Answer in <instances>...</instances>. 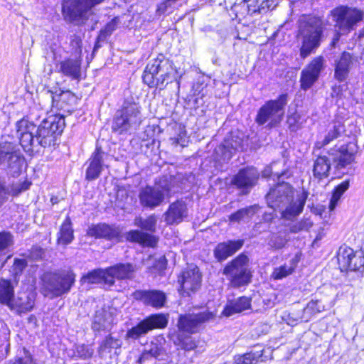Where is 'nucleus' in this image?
Segmentation results:
<instances>
[{"label": "nucleus", "instance_id": "1", "mask_svg": "<svg viewBox=\"0 0 364 364\" xmlns=\"http://www.w3.org/2000/svg\"><path fill=\"white\" fill-rule=\"evenodd\" d=\"M38 118L34 110L24 117V152L29 156L38 151L39 146H55L65 126V118L60 114L50 115L37 126L33 120Z\"/></svg>", "mask_w": 364, "mask_h": 364}, {"label": "nucleus", "instance_id": "2", "mask_svg": "<svg viewBox=\"0 0 364 364\" xmlns=\"http://www.w3.org/2000/svg\"><path fill=\"white\" fill-rule=\"evenodd\" d=\"M306 198L303 193L294 199L292 186L285 182L277 183L266 195L268 206L274 210H279L282 218L287 220H294L301 213Z\"/></svg>", "mask_w": 364, "mask_h": 364}, {"label": "nucleus", "instance_id": "3", "mask_svg": "<svg viewBox=\"0 0 364 364\" xmlns=\"http://www.w3.org/2000/svg\"><path fill=\"white\" fill-rule=\"evenodd\" d=\"M325 23L320 17L308 16L300 21L297 40L301 58L305 59L316 53L325 39Z\"/></svg>", "mask_w": 364, "mask_h": 364}, {"label": "nucleus", "instance_id": "4", "mask_svg": "<svg viewBox=\"0 0 364 364\" xmlns=\"http://www.w3.org/2000/svg\"><path fill=\"white\" fill-rule=\"evenodd\" d=\"M143 81L149 87H159L160 90L173 81H176L179 86L178 73L170 61L161 55L151 60L146 65L142 76Z\"/></svg>", "mask_w": 364, "mask_h": 364}, {"label": "nucleus", "instance_id": "5", "mask_svg": "<svg viewBox=\"0 0 364 364\" xmlns=\"http://www.w3.org/2000/svg\"><path fill=\"white\" fill-rule=\"evenodd\" d=\"M175 179L172 176H163L156 179L153 186L146 185L139 190L138 198L143 209L153 210L161 206L165 200L176 192Z\"/></svg>", "mask_w": 364, "mask_h": 364}, {"label": "nucleus", "instance_id": "6", "mask_svg": "<svg viewBox=\"0 0 364 364\" xmlns=\"http://www.w3.org/2000/svg\"><path fill=\"white\" fill-rule=\"evenodd\" d=\"M140 108L138 103L125 100L113 117L112 132L122 135L136 129L142 122Z\"/></svg>", "mask_w": 364, "mask_h": 364}, {"label": "nucleus", "instance_id": "7", "mask_svg": "<svg viewBox=\"0 0 364 364\" xmlns=\"http://www.w3.org/2000/svg\"><path fill=\"white\" fill-rule=\"evenodd\" d=\"M75 277L72 270L45 272L41 277L45 296L56 298L68 294L75 282Z\"/></svg>", "mask_w": 364, "mask_h": 364}, {"label": "nucleus", "instance_id": "8", "mask_svg": "<svg viewBox=\"0 0 364 364\" xmlns=\"http://www.w3.org/2000/svg\"><path fill=\"white\" fill-rule=\"evenodd\" d=\"M250 259L241 253L229 262L223 270L233 288H240L251 282L252 273L250 269Z\"/></svg>", "mask_w": 364, "mask_h": 364}, {"label": "nucleus", "instance_id": "9", "mask_svg": "<svg viewBox=\"0 0 364 364\" xmlns=\"http://www.w3.org/2000/svg\"><path fill=\"white\" fill-rule=\"evenodd\" d=\"M288 102L287 94L280 95L276 100L267 101L258 110L255 117L256 123L273 127L279 124L284 114V108Z\"/></svg>", "mask_w": 364, "mask_h": 364}, {"label": "nucleus", "instance_id": "10", "mask_svg": "<svg viewBox=\"0 0 364 364\" xmlns=\"http://www.w3.org/2000/svg\"><path fill=\"white\" fill-rule=\"evenodd\" d=\"M105 0H74L70 5L63 6L65 21L75 26H82L94 14L92 9Z\"/></svg>", "mask_w": 364, "mask_h": 364}, {"label": "nucleus", "instance_id": "11", "mask_svg": "<svg viewBox=\"0 0 364 364\" xmlns=\"http://www.w3.org/2000/svg\"><path fill=\"white\" fill-rule=\"evenodd\" d=\"M331 13L335 22V27L342 34H348L354 30L355 26L364 18L363 11L347 6H338Z\"/></svg>", "mask_w": 364, "mask_h": 364}, {"label": "nucleus", "instance_id": "12", "mask_svg": "<svg viewBox=\"0 0 364 364\" xmlns=\"http://www.w3.org/2000/svg\"><path fill=\"white\" fill-rule=\"evenodd\" d=\"M358 149L356 144L349 142L341 145L336 144L328 151L331 164L338 173H346V168L355 161Z\"/></svg>", "mask_w": 364, "mask_h": 364}, {"label": "nucleus", "instance_id": "13", "mask_svg": "<svg viewBox=\"0 0 364 364\" xmlns=\"http://www.w3.org/2000/svg\"><path fill=\"white\" fill-rule=\"evenodd\" d=\"M215 315L208 310L198 313H189L179 316L178 320V331L193 334L198 331L200 326L212 320Z\"/></svg>", "mask_w": 364, "mask_h": 364}, {"label": "nucleus", "instance_id": "14", "mask_svg": "<svg viewBox=\"0 0 364 364\" xmlns=\"http://www.w3.org/2000/svg\"><path fill=\"white\" fill-rule=\"evenodd\" d=\"M167 323L168 320L164 315H151L129 329L126 333V338L132 340L139 339L153 329L165 328Z\"/></svg>", "mask_w": 364, "mask_h": 364}, {"label": "nucleus", "instance_id": "15", "mask_svg": "<svg viewBox=\"0 0 364 364\" xmlns=\"http://www.w3.org/2000/svg\"><path fill=\"white\" fill-rule=\"evenodd\" d=\"M259 171L252 166L240 169L231 179V184L240 191V195H248L257 184Z\"/></svg>", "mask_w": 364, "mask_h": 364}, {"label": "nucleus", "instance_id": "16", "mask_svg": "<svg viewBox=\"0 0 364 364\" xmlns=\"http://www.w3.org/2000/svg\"><path fill=\"white\" fill-rule=\"evenodd\" d=\"M325 68V60L322 56H317L301 70L300 75V87L303 90H309L318 80Z\"/></svg>", "mask_w": 364, "mask_h": 364}, {"label": "nucleus", "instance_id": "17", "mask_svg": "<svg viewBox=\"0 0 364 364\" xmlns=\"http://www.w3.org/2000/svg\"><path fill=\"white\" fill-rule=\"evenodd\" d=\"M178 282L183 293L189 296L200 288L202 274L196 265L191 264L182 271Z\"/></svg>", "mask_w": 364, "mask_h": 364}, {"label": "nucleus", "instance_id": "18", "mask_svg": "<svg viewBox=\"0 0 364 364\" xmlns=\"http://www.w3.org/2000/svg\"><path fill=\"white\" fill-rule=\"evenodd\" d=\"M338 262L341 272L357 271L364 266V257L348 247L340 248Z\"/></svg>", "mask_w": 364, "mask_h": 364}, {"label": "nucleus", "instance_id": "19", "mask_svg": "<svg viewBox=\"0 0 364 364\" xmlns=\"http://www.w3.org/2000/svg\"><path fill=\"white\" fill-rule=\"evenodd\" d=\"M0 304L6 305L18 315L23 312V301L14 297V287L8 280H0Z\"/></svg>", "mask_w": 364, "mask_h": 364}, {"label": "nucleus", "instance_id": "20", "mask_svg": "<svg viewBox=\"0 0 364 364\" xmlns=\"http://www.w3.org/2000/svg\"><path fill=\"white\" fill-rule=\"evenodd\" d=\"M187 216V204L183 200H177L171 203L166 211L163 214L164 222L167 225H178Z\"/></svg>", "mask_w": 364, "mask_h": 364}, {"label": "nucleus", "instance_id": "21", "mask_svg": "<svg viewBox=\"0 0 364 364\" xmlns=\"http://www.w3.org/2000/svg\"><path fill=\"white\" fill-rule=\"evenodd\" d=\"M245 240H228L219 242L213 250V255L218 262H223L239 251L244 245Z\"/></svg>", "mask_w": 364, "mask_h": 364}, {"label": "nucleus", "instance_id": "22", "mask_svg": "<svg viewBox=\"0 0 364 364\" xmlns=\"http://www.w3.org/2000/svg\"><path fill=\"white\" fill-rule=\"evenodd\" d=\"M136 270V266L131 263H119L107 268L108 277L106 279L107 284L112 286L114 284V279L119 280L132 279Z\"/></svg>", "mask_w": 364, "mask_h": 364}, {"label": "nucleus", "instance_id": "23", "mask_svg": "<svg viewBox=\"0 0 364 364\" xmlns=\"http://www.w3.org/2000/svg\"><path fill=\"white\" fill-rule=\"evenodd\" d=\"M135 299L142 301L145 305L159 309L164 306L166 296L159 290H136L133 293Z\"/></svg>", "mask_w": 364, "mask_h": 364}, {"label": "nucleus", "instance_id": "24", "mask_svg": "<svg viewBox=\"0 0 364 364\" xmlns=\"http://www.w3.org/2000/svg\"><path fill=\"white\" fill-rule=\"evenodd\" d=\"M90 237L103 238L107 240H117L121 235V230L115 225H109L105 223L92 225L87 230Z\"/></svg>", "mask_w": 364, "mask_h": 364}, {"label": "nucleus", "instance_id": "25", "mask_svg": "<svg viewBox=\"0 0 364 364\" xmlns=\"http://www.w3.org/2000/svg\"><path fill=\"white\" fill-rule=\"evenodd\" d=\"M107 154L101 147L97 146L89 159V165L85 172V178L94 181L99 178L103 168L104 158Z\"/></svg>", "mask_w": 364, "mask_h": 364}, {"label": "nucleus", "instance_id": "26", "mask_svg": "<svg viewBox=\"0 0 364 364\" xmlns=\"http://www.w3.org/2000/svg\"><path fill=\"white\" fill-rule=\"evenodd\" d=\"M242 138L235 134H231L223 144L215 149V151L217 154H221V158L224 161H228L232 158L233 151L242 149Z\"/></svg>", "mask_w": 364, "mask_h": 364}, {"label": "nucleus", "instance_id": "27", "mask_svg": "<svg viewBox=\"0 0 364 364\" xmlns=\"http://www.w3.org/2000/svg\"><path fill=\"white\" fill-rule=\"evenodd\" d=\"M127 240L139 244L144 247H155L158 238L149 233L141 230H130L126 234Z\"/></svg>", "mask_w": 364, "mask_h": 364}, {"label": "nucleus", "instance_id": "28", "mask_svg": "<svg viewBox=\"0 0 364 364\" xmlns=\"http://www.w3.org/2000/svg\"><path fill=\"white\" fill-rule=\"evenodd\" d=\"M352 65V55L349 53L343 52L336 63L334 77L339 82L345 81L348 76Z\"/></svg>", "mask_w": 364, "mask_h": 364}, {"label": "nucleus", "instance_id": "29", "mask_svg": "<svg viewBox=\"0 0 364 364\" xmlns=\"http://www.w3.org/2000/svg\"><path fill=\"white\" fill-rule=\"evenodd\" d=\"M251 302V298L245 296L229 301L223 309V314L225 316H230L234 314L241 313L245 310L250 309Z\"/></svg>", "mask_w": 364, "mask_h": 364}, {"label": "nucleus", "instance_id": "30", "mask_svg": "<svg viewBox=\"0 0 364 364\" xmlns=\"http://www.w3.org/2000/svg\"><path fill=\"white\" fill-rule=\"evenodd\" d=\"M122 342L119 338L112 336H107L99 347V354L101 358H112L117 355V350L120 348Z\"/></svg>", "mask_w": 364, "mask_h": 364}, {"label": "nucleus", "instance_id": "31", "mask_svg": "<svg viewBox=\"0 0 364 364\" xmlns=\"http://www.w3.org/2000/svg\"><path fill=\"white\" fill-rule=\"evenodd\" d=\"M59 70L64 75L73 80H78L81 76V60L73 58L66 59L60 63Z\"/></svg>", "mask_w": 364, "mask_h": 364}, {"label": "nucleus", "instance_id": "32", "mask_svg": "<svg viewBox=\"0 0 364 364\" xmlns=\"http://www.w3.org/2000/svg\"><path fill=\"white\" fill-rule=\"evenodd\" d=\"M52 99V106L58 109H66V106L75 100V95L69 90H56L55 92L48 90Z\"/></svg>", "mask_w": 364, "mask_h": 364}, {"label": "nucleus", "instance_id": "33", "mask_svg": "<svg viewBox=\"0 0 364 364\" xmlns=\"http://www.w3.org/2000/svg\"><path fill=\"white\" fill-rule=\"evenodd\" d=\"M9 174L13 177H18L21 173L23 158L20 149H12L6 159Z\"/></svg>", "mask_w": 364, "mask_h": 364}, {"label": "nucleus", "instance_id": "34", "mask_svg": "<svg viewBox=\"0 0 364 364\" xmlns=\"http://www.w3.org/2000/svg\"><path fill=\"white\" fill-rule=\"evenodd\" d=\"M345 132V126L342 121L334 120L331 123L327 129V133L322 141H318L316 146L319 148L331 143L334 139L340 137Z\"/></svg>", "mask_w": 364, "mask_h": 364}, {"label": "nucleus", "instance_id": "35", "mask_svg": "<svg viewBox=\"0 0 364 364\" xmlns=\"http://www.w3.org/2000/svg\"><path fill=\"white\" fill-rule=\"evenodd\" d=\"M289 240V232L286 228H281L276 232H271L267 245L272 250H279L286 246Z\"/></svg>", "mask_w": 364, "mask_h": 364}, {"label": "nucleus", "instance_id": "36", "mask_svg": "<svg viewBox=\"0 0 364 364\" xmlns=\"http://www.w3.org/2000/svg\"><path fill=\"white\" fill-rule=\"evenodd\" d=\"M108 277V272L106 269H95L88 272L87 274L82 275L80 278V282L82 285L87 284H98L104 282L107 284L106 279Z\"/></svg>", "mask_w": 364, "mask_h": 364}, {"label": "nucleus", "instance_id": "37", "mask_svg": "<svg viewBox=\"0 0 364 364\" xmlns=\"http://www.w3.org/2000/svg\"><path fill=\"white\" fill-rule=\"evenodd\" d=\"M331 166L332 164L329 157L328 158L326 156H318L314 163V176L318 180L328 177Z\"/></svg>", "mask_w": 364, "mask_h": 364}, {"label": "nucleus", "instance_id": "38", "mask_svg": "<svg viewBox=\"0 0 364 364\" xmlns=\"http://www.w3.org/2000/svg\"><path fill=\"white\" fill-rule=\"evenodd\" d=\"M112 318L110 314L103 309L96 311L93 318L92 328L95 331H100L110 328Z\"/></svg>", "mask_w": 364, "mask_h": 364}, {"label": "nucleus", "instance_id": "39", "mask_svg": "<svg viewBox=\"0 0 364 364\" xmlns=\"http://www.w3.org/2000/svg\"><path fill=\"white\" fill-rule=\"evenodd\" d=\"M259 210V206L257 204L239 209L229 215V221L231 223H240L242 220H250Z\"/></svg>", "mask_w": 364, "mask_h": 364}, {"label": "nucleus", "instance_id": "40", "mask_svg": "<svg viewBox=\"0 0 364 364\" xmlns=\"http://www.w3.org/2000/svg\"><path fill=\"white\" fill-rule=\"evenodd\" d=\"M331 95L336 99V102L338 105H344L345 102H349L352 97V91L349 89L347 83L334 85L331 88Z\"/></svg>", "mask_w": 364, "mask_h": 364}, {"label": "nucleus", "instance_id": "41", "mask_svg": "<svg viewBox=\"0 0 364 364\" xmlns=\"http://www.w3.org/2000/svg\"><path fill=\"white\" fill-rule=\"evenodd\" d=\"M173 343L185 350L186 351H190L195 349L197 346L196 341L189 334L183 331H178L176 336L173 338Z\"/></svg>", "mask_w": 364, "mask_h": 364}, {"label": "nucleus", "instance_id": "42", "mask_svg": "<svg viewBox=\"0 0 364 364\" xmlns=\"http://www.w3.org/2000/svg\"><path fill=\"white\" fill-rule=\"evenodd\" d=\"M73 230L72 223L69 218H67L63 223L60 231L58 233V243L67 245L73 240Z\"/></svg>", "mask_w": 364, "mask_h": 364}, {"label": "nucleus", "instance_id": "43", "mask_svg": "<svg viewBox=\"0 0 364 364\" xmlns=\"http://www.w3.org/2000/svg\"><path fill=\"white\" fill-rule=\"evenodd\" d=\"M263 350L261 348H255L249 353L236 356L233 364H257L262 360Z\"/></svg>", "mask_w": 364, "mask_h": 364}, {"label": "nucleus", "instance_id": "44", "mask_svg": "<svg viewBox=\"0 0 364 364\" xmlns=\"http://www.w3.org/2000/svg\"><path fill=\"white\" fill-rule=\"evenodd\" d=\"M165 342L166 341L164 337L159 336L151 342L146 350L156 360L160 355H162L165 353V349L164 347Z\"/></svg>", "mask_w": 364, "mask_h": 364}, {"label": "nucleus", "instance_id": "45", "mask_svg": "<svg viewBox=\"0 0 364 364\" xmlns=\"http://www.w3.org/2000/svg\"><path fill=\"white\" fill-rule=\"evenodd\" d=\"M349 186V181L345 180L335 187L329 203L330 210H333L336 208L341 197L348 189Z\"/></svg>", "mask_w": 364, "mask_h": 364}, {"label": "nucleus", "instance_id": "46", "mask_svg": "<svg viewBox=\"0 0 364 364\" xmlns=\"http://www.w3.org/2000/svg\"><path fill=\"white\" fill-rule=\"evenodd\" d=\"M158 218L155 214H151L146 218H137L135 219L134 224L141 230L154 232Z\"/></svg>", "mask_w": 364, "mask_h": 364}, {"label": "nucleus", "instance_id": "47", "mask_svg": "<svg viewBox=\"0 0 364 364\" xmlns=\"http://www.w3.org/2000/svg\"><path fill=\"white\" fill-rule=\"evenodd\" d=\"M13 245V235L9 232H0V255H5L9 252Z\"/></svg>", "mask_w": 364, "mask_h": 364}, {"label": "nucleus", "instance_id": "48", "mask_svg": "<svg viewBox=\"0 0 364 364\" xmlns=\"http://www.w3.org/2000/svg\"><path fill=\"white\" fill-rule=\"evenodd\" d=\"M320 308L318 301H310L303 309V316L301 317V320L308 321L312 316L321 311Z\"/></svg>", "mask_w": 364, "mask_h": 364}, {"label": "nucleus", "instance_id": "49", "mask_svg": "<svg viewBox=\"0 0 364 364\" xmlns=\"http://www.w3.org/2000/svg\"><path fill=\"white\" fill-rule=\"evenodd\" d=\"M313 225V223L308 218L303 219L289 227V232L297 233L303 230H309Z\"/></svg>", "mask_w": 364, "mask_h": 364}, {"label": "nucleus", "instance_id": "50", "mask_svg": "<svg viewBox=\"0 0 364 364\" xmlns=\"http://www.w3.org/2000/svg\"><path fill=\"white\" fill-rule=\"evenodd\" d=\"M294 267H288L286 264L274 269L272 277L274 279H282L291 274L294 272Z\"/></svg>", "mask_w": 364, "mask_h": 364}, {"label": "nucleus", "instance_id": "51", "mask_svg": "<svg viewBox=\"0 0 364 364\" xmlns=\"http://www.w3.org/2000/svg\"><path fill=\"white\" fill-rule=\"evenodd\" d=\"M304 120L301 119V117L298 113H294L288 117L287 123L289 124V128L291 131L296 132L301 129Z\"/></svg>", "mask_w": 364, "mask_h": 364}, {"label": "nucleus", "instance_id": "52", "mask_svg": "<svg viewBox=\"0 0 364 364\" xmlns=\"http://www.w3.org/2000/svg\"><path fill=\"white\" fill-rule=\"evenodd\" d=\"M75 353L79 358L86 359L92 357L93 349L90 348L87 345H76Z\"/></svg>", "mask_w": 364, "mask_h": 364}, {"label": "nucleus", "instance_id": "53", "mask_svg": "<svg viewBox=\"0 0 364 364\" xmlns=\"http://www.w3.org/2000/svg\"><path fill=\"white\" fill-rule=\"evenodd\" d=\"M119 17H114L111 21L107 23L103 30L101 31V35L110 36L116 30L119 23Z\"/></svg>", "mask_w": 364, "mask_h": 364}, {"label": "nucleus", "instance_id": "54", "mask_svg": "<svg viewBox=\"0 0 364 364\" xmlns=\"http://www.w3.org/2000/svg\"><path fill=\"white\" fill-rule=\"evenodd\" d=\"M174 5L168 0H165L161 3L157 8L156 12L159 15L169 14L172 11Z\"/></svg>", "mask_w": 364, "mask_h": 364}, {"label": "nucleus", "instance_id": "55", "mask_svg": "<svg viewBox=\"0 0 364 364\" xmlns=\"http://www.w3.org/2000/svg\"><path fill=\"white\" fill-rule=\"evenodd\" d=\"M11 149L12 145L10 143L0 144V164L6 161V159Z\"/></svg>", "mask_w": 364, "mask_h": 364}, {"label": "nucleus", "instance_id": "56", "mask_svg": "<svg viewBox=\"0 0 364 364\" xmlns=\"http://www.w3.org/2000/svg\"><path fill=\"white\" fill-rule=\"evenodd\" d=\"M155 362V359L145 349L138 359L139 364H152Z\"/></svg>", "mask_w": 364, "mask_h": 364}, {"label": "nucleus", "instance_id": "57", "mask_svg": "<svg viewBox=\"0 0 364 364\" xmlns=\"http://www.w3.org/2000/svg\"><path fill=\"white\" fill-rule=\"evenodd\" d=\"M259 0H245L244 6H246L248 14L254 15L257 13V7L258 5L257 2Z\"/></svg>", "mask_w": 364, "mask_h": 364}, {"label": "nucleus", "instance_id": "58", "mask_svg": "<svg viewBox=\"0 0 364 364\" xmlns=\"http://www.w3.org/2000/svg\"><path fill=\"white\" fill-rule=\"evenodd\" d=\"M259 1H261V4L257 7L259 14L266 13L272 4V0H259Z\"/></svg>", "mask_w": 364, "mask_h": 364}, {"label": "nucleus", "instance_id": "59", "mask_svg": "<svg viewBox=\"0 0 364 364\" xmlns=\"http://www.w3.org/2000/svg\"><path fill=\"white\" fill-rule=\"evenodd\" d=\"M167 259L165 256H161L157 260H156L154 267L159 272H163L166 269Z\"/></svg>", "mask_w": 364, "mask_h": 364}, {"label": "nucleus", "instance_id": "60", "mask_svg": "<svg viewBox=\"0 0 364 364\" xmlns=\"http://www.w3.org/2000/svg\"><path fill=\"white\" fill-rule=\"evenodd\" d=\"M23 191V182L18 181L16 183H13L11 186L10 193L13 196H18L21 194Z\"/></svg>", "mask_w": 364, "mask_h": 364}, {"label": "nucleus", "instance_id": "61", "mask_svg": "<svg viewBox=\"0 0 364 364\" xmlns=\"http://www.w3.org/2000/svg\"><path fill=\"white\" fill-rule=\"evenodd\" d=\"M35 297H36V294L31 289L27 296V298H28L27 303L26 304L24 303V310L30 311L33 308V306L34 305Z\"/></svg>", "mask_w": 364, "mask_h": 364}, {"label": "nucleus", "instance_id": "62", "mask_svg": "<svg viewBox=\"0 0 364 364\" xmlns=\"http://www.w3.org/2000/svg\"><path fill=\"white\" fill-rule=\"evenodd\" d=\"M44 254V251L39 247H33L31 252V257L33 259H41Z\"/></svg>", "mask_w": 364, "mask_h": 364}, {"label": "nucleus", "instance_id": "63", "mask_svg": "<svg viewBox=\"0 0 364 364\" xmlns=\"http://www.w3.org/2000/svg\"><path fill=\"white\" fill-rule=\"evenodd\" d=\"M7 191L4 185L0 181V206L4 203L6 198Z\"/></svg>", "mask_w": 364, "mask_h": 364}, {"label": "nucleus", "instance_id": "64", "mask_svg": "<svg viewBox=\"0 0 364 364\" xmlns=\"http://www.w3.org/2000/svg\"><path fill=\"white\" fill-rule=\"evenodd\" d=\"M275 214L274 211L272 212H265L262 215V219L266 223H270L274 218Z\"/></svg>", "mask_w": 364, "mask_h": 364}]
</instances>
